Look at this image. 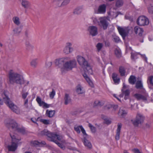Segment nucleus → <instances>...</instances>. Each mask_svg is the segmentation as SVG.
<instances>
[{
    "label": "nucleus",
    "mask_w": 153,
    "mask_h": 153,
    "mask_svg": "<svg viewBox=\"0 0 153 153\" xmlns=\"http://www.w3.org/2000/svg\"><path fill=\"white\" fill-rule=\"evenodd\" d=\"M9 84L13 85L15 83L22 85L24 84V81L23 77L19 74L10 70L8 73Z\"/></svg>",
    "instance_id": "obj_1"
},
{
    "label": "nucleus",
    "mask_w": 153,
    "mask_h": 153,
    "mask_svg": "<svg viewBox=\"0 0 153 153\" xmlns=\"http://www.w3.org/2000/svg\"><path fill=\"white\" fill-rule=\"evenodd\" d=\"M4 97H3V100L6 105L14 112L17 114L20 113V110L17 106L14 104L7 95L6 92L4 91Z\"/></svg>",
    "instance_id": "obj_2"
},
{
    "label": "nucleus",
    "mask_w": 153,
    "mask_h": 153,
    "mask_svg": "<svg viewBox=\"0 0 153 153\" xmlns=\"http://www.w3.org/2000/svg\"><path fill=\"white\" fill-rule=\"evenodd\" d=\"M77 61L82 67L85 69V72L88 73L89 74H93L92 67L83 57L78 56Z\"/></svg>",
    "instance_id": "obj_3"
},
{
    "label": "nucleus",
    "mask_w": 153,
    "mask_h": 153,
    "mask_svg": "<svg viewBox=\"0 0 153 153\" xmlns=\"http://www.w3.org/2000/svg\"><path fill=\"white\" fill-rule=\"evenodd\" d=\"M6 126L9 128H11L13 130L17 131L18 132L23 134L25 133V129L23 127H20L17 123L13 120H10L7 122H5Z\"/></svg>",
    "instance_id": "obj_4"
},
{
    "label": "nucleus",
    "mask_w": 153,
    "mask_h": 153,
    "mask_svg": "<svg viewBox=\"0 0 153 153\" xmlns=\"http://www.w3.org/2000/svg\"><path fill=\"white\" fill-rule=\"evenodd\" d=\"M11 138V143L10 144L7 146L9 151L14 152L17 149L19 144V142L21 140L20 138L17 139L15 136L10 134Z\"/></svg>",
    "instance_id": "obj_5"
},
{
    "label": "nucleus",
    "mask_w": 153,
    "mask_h": 153,
    "mask_svg": "<svg viewBox=\"0 0 153 153\" xmlns=\"http://www.w3.org/2000/svg\"><path fill=\"white\" fill-rule=\"evenodd\" d=\"M76 62L74 59L69 60L68 61H65L63 67L61 68V71L62 73H64L66 71L71 70L72 69L76 67Z\"/></svg>",
    "instance_id": "obj_6"
},
{
    "label": "nucleus",
    "mask_w": 153,
    "mask_h": 153,
    "mask_svg": "<svg viewBox=\"0 0 153 153\" xmlns=\"http://www.w3.org/2000/svg\"><path fill=\"white\" fill-rule=\"evenodd\" d=\"M134 97L138 100H142L145 102H148L149 100V97L148 93L144 92L142 94H135L134 95Z\"/></svg>",
    "instance_id": "obj_7"
},
{
    "label": "nucleus",
    "mask_w": 153,
    "mask_h": 153,
    "mask_svg": "<svg viewBox=\"0 0 153 153\" xmlns=\"http://www.w3.org/2000/svg\"><path fill=\"white\" fill-rule=\"evenodd\" d=\"M137 23L140 26H144L148 25L149 21L148 19L144 16H140L137 19Z\"/></svg>",
    "instance_id": "obj_8"
},
{
    "label": "nucleus",
    "mask_w": 153,
    "mask_h": 153,
    "mask_svg": "<svg viewBox=\"0 0 153 153\" xmlns=\"http://www.w3.org/2000/svg\"><path fill=\"white\" fill-rule=\"evenodd\" d=\"M42 135H46L48 137V140L51 141L53 140V139L56 136V134L50 132L47 129H44L40 132Z\"/></svg>",
    "instance_id": "obj_9"
},
{
    "label": "nucleus",
    "mask_w": 153,
    "mask_h": 153,
    "mask_svg": "<svg viewBox=\"0 0 153 153\" xmlns=\"http://www.w3.org/2000/svg\"><path fill=\"white\" fill-rule=\"evenodd\" d=\"M109 23L107 21V19L105 17H101L100 18V23L99 25L102 27L103 29H106Z\"/></svg>",
    "instance_id": "obj_10"
},
{
    "label": "nucleus",
    "mask_w": 153,
    "mask_h": 153,
    "mask_svg": "<svg viewBox=\"0 0 153 153\" xmlns=\"http://www.w3.org/2000/svg\"><path fill=\"white\" fill-rule=\"evenodd\" d=\"M88 30L90 34L93 36H95L98 34V29L96 26H89Z\"/></svg>",
    "instance_id": "obj_11"
},
{
    "label": "nucleus",
    "mask_w": 153,
    "mask_h": 153,
    "mask_svg": "<svg viewBox=\"0 0 153 153\" xmlns=\"http://www.w3.org/2000/svg\"><path fill=\"white\" fill-rule=\"evenodd\" d=\"M61 137L59 135L56 134V136L53 139V140H51V141L53 142L56 144L61 149L63 150H64L65 149V146L62 143L58 142L57 140H61Z\"/></svg>",
    "instance_id": "obj_12"
},
{
    "label": "nucleus",
    "mask_w": 153,
    "mask_h": 153,
    "mask_svg": "<svg viewBox=\"0 0 153 153\" xmlns=\"http://www.w3.org/2000/svg\"><path fill=\"white\" fill-rule=\"evenodd\" d=\"M72 44L69 42L66 43V45L63 50V52L65 54H68L71 53L74 51L73 48L72 47Z\"/></svg>",
    "instance_id": "obj_13"
},
{
    "label": "nucleus",
    "mask_w": 153,
    "mask_h": 153,
    "mask_svg": "<svg viewBox=\"0 0 153 153\" xmlns=\"http://www.w3.org/2000/svg\"><path fill=\"white\" fill-rule=\"evenodd\" d=\"M117 29L119 33L122 36L123 39H125V37L127 35L128 32L127 30L124 28L118 27Z\"/></svg>",
    "instance_id": "obj_14"
},
{
    "label": "nucleus",
    "mask_w": 153,
    "mask_h": 153,
    "mask_svg": "<svg viewBox=\"0 0 153 153\" xmlns=\"http://www.w3.org/2000/svg\"><path fill=\"white\" fill-rule=\"evenodd\" d=\"M66 61V59L62 58L60 59H56L55 61V63L56 65L62 68L63 67L64 64Z\"/></svg>",
    "instance_id": "obj_15"
},
{
    "label": "nucleus",
    "mask_w": 153,
    "mask_h": 153,
    "mask_svg": "<svg viewBox=\"0 0 153 153\" xmlns=\"http://www.w3.org/2000/svg\"><path fill=\"white\" fill-rule=\"evenodd\" d=\"M126 88V86L123 84V86L122 89L121 90L123 94L125 95L124 99L125 100H126L128 99L129 95L130 94V91L128 89H126L124 90V89Z\"/></svg>",
    "instance_id": "obj_16"
},
{
    "label": "nucleus",
    "mask_w": 153,
    "mask_h": 153,
    "mask_svg": "<svg viewBox=\"0 0 153 153\" xmlns=\"http://www.w3.org/2000/svg\"><path fill=\"white\" fill-rule=\"evenodd\" d=\"M30 143L32 145L34 146H42L43 145H45L46 143L45 141H38L36 140H34L31 141Z\"/></svg>",
    "instance_id": "obj_17"
},
{
    "label": "nucleus",
    "mask_w": 153,
    "mask_h": 153,
    "mask_svg": "<svg viewBox=\"0 0 153 153\" xmlns=\"http://www.w3.org/2000/svg\"><path fill=\"white\" fill-rule=\"evenodd\" d=\"M134 31L136 34L140 36H142L143 32V29L138 26H136L134 27Z\"/></svg>",
    "instance_id": "obj_18"
},
{
    "label": "nucleus",
    "mask_w": 153,
    "mask_h": 153,
    "mask_svg": "<svg viewBox=\"0 0 153 153\" xmlns=\"http://www.w3.org/2000/svg\"><path fill=\"white\" fill-rule=\"evenodd\" d=\"M122 125L120 123H118L117 124V128L116 130V134L115 136V139L116 140H118L120 138V136L121 129Z\"/></svg>",
    "instance_id": "obj_19"
},
{
    "label": "nucleus",
    "mask_w": 153,
    "mask_h": 153,
    "mask_svg": "<svg viewBox=\"0 0 153 153\" xmlns=\"http://www.w3.org/2000/svg\"><path fill=\"white\" fill-rule=\"evenodd\" d=\"M106 6L103 4L100 5L98 9V13H104L106 12Z\"/></svg>",
    "instance_id": "obj_20"
},
{
    "label": "nucleus",
    "mask_w": 153,
    "mask_h": 153,
    "mask_svg": "<svg viewBox=\"0 0 153 153\" xmlns=\"http://www.w3.org/2000/svg\"><path fill=\"white\" fill-rule=\"evenodd\" d=\"M135 118L141 124L143 122L145 119L144 117L139 113H137Z\"/></svg>",
    "instance_id": "obj_21"
},
{
    "label": "nucleus",
    "mask_w": 153,
    "mask_h": 153,
    "mask_svg": "<svg viewBox=\"0 0 153 153\" xmlns=\"http://www.w3.org/2000/svg\"><path fill=\"white\" fill-rule=\"evenodd\" d=\"M22 4L24 8L26 9L29 8L31 6L30 2L27 0H22Z\"/></svg>",
    "instance_id": "obj_22"
},
{
    "label": "nucleus",
    "mask_w": 153,
    "mask_h": 153,
    "mask_svg": "<svg viewBox=\"0 0 153 153\" xmlns=\"http://www.w3.org/2000/svg\"><path fill=\"white\" fill-rule=\"evenodd\" d=\"M87 137H84L83 139V143L85 146L89 149L92 148V145L91 143L86 139Z\"/></svg>",
    "instance_id": "obj_23"
},
{
    "label": "nucleus",
    "mask_w": 153,
    "mask_h": 153,
    "mask_svg": "<svg viewBox=\"0 0 153 153\" xmlns=\"http://www.w3.org/2000/svg\"><path fill=\"white\" fill-rule=\"evenodd\" d=\"M87 74H89L88 73L85 72V73L83 75V76L85 79H86L87 82H88V83L89 84V85L91 87H93L94 85L93 83L91 80L88 77Z\"/></svg>",
    "instance_id": "obj_24"
},
{
    "label": "nucleus",
    "mask_w": 153,
    "mask_h": 153,
    "mask_svg": "<svg viewBox=\"0 0 153 153\" xmlns=\"http://www.w3.org/2000/svg\"><path fill=\"white\" fill-rule=\"evenodd\" d=\"M82 6L77 7L74 9L73 13L75 14H79L82 12Z\"/></svg>",
    "instance_id": "obj_25"
},
{
    "label": "nucleus",
    "mask_w": 153,
    "mask_h": 153,
    "mask_svg": "<svg viewBox=\"0 0 153 153\" xmlns=\"http://www.w3.org/2000/svg\"><path fill=\"white\" fill-rule=\"evenodd\" d=\"M127 114V112L121 108H120L118 114L121 117H123L126 116Z\"/></svg>",
    "instance_id": "obj_26"
},
{
    "label": "nucleus",
    "mask_w": 153,
    "mask_h": 153,
    "mask_svg": "<svg viewBox=\"0 0 153 153\" xmlns=\"http://www.w3.org/2000/svg\"><path fill=\"white\" fill-rule=\"evenodd\" d=\"M65 102V105H67L71 102V100L68 94H65L64 97Z\"/></svg>",
    "instance_id": "obj_27"
},
{
    "label": "nucleus",
    "mask_w": 153,
    "mask_h": 153,
    "mask_svg": "<svg viewBox=\"0 0 153 153\" xmlns=\"http://www.w3.org/2000/svg\"><path fill=\"white\" fill-rule=\"evenodd\" d=\"M117 74L115 73H113L112 74V78L115 83H118L120 81V79L117 77Z\"/></svg>",
    "instance_id": "obj_28"
},
{
    "label": "nucleus",
    "mask_w": 153,
    "mask_h": 153,
    "mask_svg": "<svg viewBox=\"0 0 153 153\" xmlns=\"http://www.w3.org/2000/svg\"><path fill=\"white\" fill-rule=\"evenodd\" d=\"M136 81V78L135 76L131 75L128 79L129 82L132 85H134L135 84Z\"/></svg>",
    "instance_id": "obj_29"
},
{
    "label": "nucleus",
    "mask_w": 153,
    "mask_h": 153,
    "mask_svg": "<svg viewBox=\"0 0 153 153\" xmlns=\"http://www.w3.org/2000/svg\"><path fill=\"white\" fill-rule=\"evenodd\" d=\"M76 92L78 94H82L84 93V91L82 89L81 86L78 85L76 87Z\"/></svg>",
    "instance_id": "obj_30"
},
{
    "label": "nucleus",
    "mask_w": 153,
    "mask_h": 153,
    "mask_svg": "<svg viewBox=\"0 0 153 153\" xmlns=\"http://www.w3.org/2000/svg\"><path fill=\"white\" fill-rule=\"evenodd\" d=\"M25 44L26 49L27 50H31L33 49V46L30 44L29 42L28 41H26Z\"/></svg>",
    "instance_id": "obj_31"
},
{
    "label": "nucleus",
    "mask_w": 153,
    "mask_h": 153,
    "mask_svg": "<svg viewBox=\"0 0 153 153\" xmlns=\"http://www.w3.org/2000/svg\"><path fill=\"white\" fill-rule=\"evenodd\" d=\"M119 72L121 76H125L126 71L123 67L120 66V67Z\"/></svg>",
    "instance_id": "obj_32"
},
{
    "label": "nucleus",
    "mask_w": 153,
    "mask_h": 153,
    "mask_svg": "<svg viewBox=\"0 0 153 153\" xmlns=\"http://www.w3.org/2000/svg\"><path fill=\"white\" fill-rule=\"evenodd\" d=\"M13 21L14 24L17 25H19L20 24L19 18L17 16H14L13 18Z\"/></svg>",
    "instance_id": "obj_33"
},
{
    "label": "nucleus",
    "mask_w": 153,
    "mask_h": 153,
    "mask_svg": "<svg viewBox=\"0 0 153 153\" xmlns=\"http://www.w3.org/2000/svg\"><path fill=\"white\" fill-rule=\"evenodd\" d=\"M135 87L137 89H141L143 88V84L141 80H138L136 82Z\"/></svg>",
    "instance_id": "obj_34"
},
{
    "label": "nucleus",
    "mask_w": 153,
    "mask_h": 153,
    "mask_svg": "<svg viewBox=\"0 0 153 153\" xmlns=\"http://www.w3.org/2000/svg\"><path fill=\"white\" fill-rule=\"evenodd\" d=\"M55 113V111H48V110H47L46 112V114H47V116L50 117H53Z\"/></svg>",
    "instance_id": "obj_35"
},
{
    "label": "nucleus",
    "mask_w": 153,
    "mask_h": 153,
    "mask_svg": "<svg viewBox=\"0 0 153 153\" xmlns=\"http://www.w3.org/2000/svg\"><path fill=\"white\" fill-rule=\"evenodd\" d=\"M36 101L39 104V105L40 106H43L45 102H44L42 101L40 98L38 96L37 97Z\"/></svg>",
    "instance_id": "obj_36"
},
{
    "label": "nucleus",
    "mask_w": 153,
    "mask_h": 153,
    "mask_svg": "<svg viewBox=\"0 0 153 153\" xmlns=\"http://www.w3.org/2000/svg\"><path fill=\"white\" fill-rule=\"evenodd\" d=\"M103 103L101 102L98 100H96L95 101L93 105L94 106H101L103 105Z\"/></svg>",
    "instance_id": "obj_37"
},
{
    "label": "nucleus",
    "mask_w": 153,
    "mask_h": 153,
    "mask_svg": "<svg viewBox=\"0 0 153 153\" xmlns=\"http://www.w3.org/2000/svg\"><path fill=\"white\" fill-rule=\"evenodd\" d=\"M123 4L122 0H117L116 2L115 6L117 7H119L122 6Z\"/></svg>",
    "instance_id": "obj_38"
},
{
    "label": "nucleus",
    "mask_w": 153,
    "mask_h": 153,
    "mask_svg": "<svg viewBox=\"0 0 153 153\" xmlns=\"http://www.w3.org/2000/svg\"><path fill=\"white\" fill-rule=\"evenodd\" d=\"M22 29L20 27H18L15 28L13 30L14 33L15 34L19 35L21 32Z\"/></svg>",
    "instance_id": "obj_39"
},
{
    "label": "nucleus",
    "mask_w": 153,
    "mask_h": 153,
    "mask_svg": "<svg viewBox=\"0 0 153 153\" xmlns=\"http://www.w3.org/2000/svg\"><path fill=\"white\" fill-rule=\"evenodd\" d=\"M132 123L135 127H137L139 124H141L139 121H138L136 118L132 120H131Z\"/></svg>",
    "instance_id": "obj_40"
},
{
    "label": "nucleus",
    "mask_w": 153,
    "mask_h": 153,
    "mask_svg": "<svg viewBox=\"0 0 153 153\" xmlns=\"http://www.w3.org/2000/svg\"><path fill=\"white\" fill-rule=\"evenodd\" d=\"M122 15V13L120 12H111V15L112 16L113 18H116L119 15Z\"/></svg>",
    "instance_id": "obj_41"
},
{
    "label": "nucleus",
    "mask_w": 153,
    "mask_h": 153,
    "mask_svg": "<svg viewBox=\"0 0 153 153\" xmlns=\"http://www.w3.org/2000/svg\"><path fill=\"white\" fill-rule=\"evenodd\" d=\"M37 63L38 61L37 59H34L31 61L30 62V64L32 67L33 68H35L37 65Z\"/></svg>",
    "instance_id": "obj_42"
},
{
    "label": "nucleus",
    "mask_w": 153,
    "mask_h": 153,
    "mask_svg": "<svg viewBox=\"0 0 153 153\" xmlns=\"http://www.w3.org/2000/svg\"><path fill=\"white\" fill-rule=\"evenodd\" d=\"M115 53L117 57L120 58L121 56V51L120 50L116 49L115 51Z\"/></svg>",
    "instance_id": "obj_43"
},
{
    "label": "nucleus",
    "mask_w": 153,
    "mask_h": 153,
    "mask_svg": "<svg viewBox=\"0 0 153 153\" xmlns=\"http://www.w3.org/2000/svg\"><path fill=\"white\" fill-rule=\"evenodd\" d=\"M88 126L90 128L91 131L92 132L94 133L96 132V128L94 126H93L91 124L89 123L88 124Z\"/></svg>",
    "instance_id": "obj_44"
},
{
    "label": "nucleus",
    "mask_w": 153,
    "mask_h": 153,
    "mask_svg": "<svg viewBox=\"0 0 153 153\" xmlns=\"http://www.w3.org/2000/svg\"><path fill=\"white\" fill-rule=\"evenodd\" d=\"M103 46V45L102 43H98L96 47L97 49V51L98 52H99L100 51L101 49L102 48Z\"/></svg>",
    "instance_id": "obj_45"
},
{
    "label": "nucleus",
    "mask_w": 153,
    "mask_h": 153,
    "mask_svg": "<svg viewBox=\"0 0 153 153\" xmlns=\"http://www.w3.org/2000/svg\"><path fill=\"white\" fill-rule=\"evenodd\" d=\"M113 40L116 43H118L121 41L119 38L117 36H113Z\"/></svg>",
    "instance_id": "obj_46"
},
{
    "label": "nucleus",
    "mask_w": 153,
    "mask_h": 153,
    "mask_svg": "<svg viewBox=\"0 0 153 153\" xmlns=\"http://www.w3.org/2000/svg\"><path fill=\"white\" fill-rule=\"evenodd\" d=\"M81 126H75L74 127L75 131L78 134H79L80 133V129H81Z\"/></svg>",
    "instance_id": "obj_47"
},
{
    "label": "nucleus",
    "mask_w": 153,
    "mask_h": 153,
    "mask_svg": "<svg viewBox=\"0 0 153 153\" xmlns=\"http://www.w3.org/2000/svg\"><path fill=\"white\" fill-rule=\"evenodd\" d=\"M104 121L103 122L104 123L106 124L107 125L111 124V121L106 118H104Z\"/></svg>",
    "instance_id": "obj_48"
},
{
    "label": "nucleus",
    "mask_w": 153,
    "mask_h": 153,
    "mask_svg": "<svg viewBox=\"0 0 153 153\" xmlns=\"http://www.w3.org/2000/svg\"><path fill=\"white\" fill-rule=\"evenodd\" d=\"M52 65V62L47 61L45 63V67L47 68H49Z\"/></svg>",
    "instance_id": "obj_49"
},
{
    "label": "nucleus",
    "mask_w": 153,
    "mask_h": 153,
    "mask_svg": "<svg viewBox=\"0 0 153 153\" xmlns=\"http://www.w3.org/2000/svg\"><path fill=\"white\" fill-rule=\"evenodd\" d=\"M81 130L82 133L83 134V137H87L88 136V135L86 133L85 130L84 129L82 126H81Z\"/></svg>",
    "instance_id": "obj_50"
},
{
    "label": "nucleus",
    "mask_w": 153,
    "mask_h": 153,
    "mask_svg": "<svg viewBox=\"0 0 153 153\" xmlns=\"http://www.w3.org/2000/svg\"><path fill=\"white\" fill-rule=\"evenodd\" d=\"M55 94V91L53 89L52 91L50 93L49 96L51 99H52L53 98Z\"/></svg>",
    "instance_id": "obj_51"
},
{
    "label": "nucleus",
    "mask_w": 153,
    "mask_h": 153,
    "mask_svg": "<svg viewBox=\"0 0 153 153\" xmlns=\"http://www.w3.org/2000/svg\"><path fill=\"white\" fill-rule=\"evenodd\" d=\"M40 120L45 124L48 125L50 124V122L49 120L41 119Z\"/></svg>",
    "instance_id": "obj_52"
},
{
    "label": "nucleus",
    "mask_w": 153,
    "mask_h": 153,
    "mask_svg": "<svg viewBox=\"0 0 153 153\" xmlns=\"http://www.w3.org/2000/svg\"><path fill=\"white\" fill-rule=\"evenodd\" d=\"M148 81L149 82L150 84L153 86V76H149L148 79Z\"/></svg>",
    "instance_id": "obj_53"
},
{
    "label": "nucleus",
    "mask_w": 153,
    "mask_h": 153,
    "mask_svg": "<svg viewBox=\"0 0 153 153\" xmlns=\"http://www.w3.org/2000/svg\"><path fill=\"white\" fill-rule=\"evenodd\" d=\"M148 11L150 13L153 14V6H149L148 7Z\"/></svg>",
    "instance_id": "obj_54"
},
{
    "label": "nucleus",
    "mask_w": 153,
    "mask_h": 153,
    "mask_svg": "<svg viewBox=\"0 0 153 153\" xmlns=\"http://www.w3.org/2000/svg\"><path fill=\"white\" fill-rule=\"evenodd\" d=\"M137 54L136 53H131V58L132 59H134L136 58Z\"/></svg>",
    "instance_id": "obj_55"
},
{
    "label": "nucleus",
    "mask_w": 153,
    "mask_h": 153,
    "mask_svg": "<svg viewBox=\"0 0 153 153\" xmlns=\"http://www.w3.org/2000/svg\"><path fill=\"white\" fill-rule=\"evenodd\" d=\"M132 151L134 152V153H142L140 150L137 149H132Z\"/></svg>",
    "instance_id": "obj_56"
},
{
    "label": "nucleus",
    "mask_w": 153,
    "mask_h": 153,
    "mask_svg": "<svg viewBox=\"0 0 153 153\" xmlns=\"http://www.w3.org/2000/svg\"><path fill=\"white\" fill-rule=\"evenodd\" d=\"M49 106H50L49 105H48V104H47V103L45 102V103H44L42 107L43 108H48V107H49Z\"/></svg>",
    "instance_id": "obj_57"
},
{
    "label": "nucleus",
    "mask_w": 153,
    "mask_h": 153,
    "mask_svg": "<svg viewBox=\"0 0 153 153\" xmlns=\"http://www.w3.org/2000/svg\"><path fill=\"white\" fill-rule=\"evenodd\" d=\"M28 95V93L27 92H26L25 93H23L22 94V97L24 99H25L26 97H27V95Z\"/></svg>",
    "instance_id": "obj_58"
},
{
    "label": "nucleus",
    "mask_w": 153,
    "mask_h": 153,
    "mask_svg": "<svg viewBox=\"0 0 153 153\" xmlns=\"http://www.w3.org/2000/svg\"><path fill=\"white\" fill-rule=\"evenodd\" d=\"M104 42L105 43V46H109L110 43L108 41H105Z\"/></svg>",
    "instance_id": "obj_59"
},
{
    "label": "nucleus",
    "mask_w": 153,
    "mask_h": 153,
    "mask_svg": "<svg viewBox=\"0 0 153 153\" xmlns=\"http://www.w3.org/2000/svg\"><path fill=\"white\" fill-rule=\"evenodd\" d=\"M32 121L34 123H36V120L35 118H32L31 119Z\"/></svg>",
    "instance_id": "obj_60"
},
{
    "label": "nucleus",
    "mask_w": 153,
    "mask_h": 153,
    "mask_svg": "<svg viewBox=\"0 0 153 153\" xmlns=\"http://www.w3.org/2000/svg\"><path fill=\"white\" fill-rule=\"evenodd\" d=\"M145 125L146 128H149L150 127V125L149 124L146 123Z\"/></svg>",
    "instance_id": "obj_61"
},
{
    "label": "nucleus",
    "mask_w": 153,
    "mask_h": 153,
    "mask_svg": "<svg viewBox=\"0 0 153 153\" xmlns=\"http://www.w3.org/2000/svg\"><path fill=\"white\" fill-rule=\"evenodd\" d=\"M25 35L27 37L28 34V31L27 30H26L25 31Z\"/></svg>",
    "instance_id": "obj_62"
},
{
    "label": "nucleus",
    "mask_w": 153,
    "mask_h": 153,
    "mask_svg": "<svg viewBox=\"0 0 153 153\" xmlns=\"http://www.w3.org/2000/svg\"><path fill=\"white\" fill-rule=\"evenodd\" d=\"M142 56L145 59V61L146 62H147V57L146 56H145V55H142Z\"/></svg>",
    "instance_id": "obj_63"
},
{
    "label": "nucleus",
    "mask_w": 153,
    "mask_h": 153,
    "mask_svg": "<svg viewBox=\"0 0 153 153\" xmlns=\"http://www.w3.org/2000/svg\"><path fill=\"white\" fill-rule=\"evenodd\" d=\"M94 19H93V22L94 23H95L97 21L96 18H93Z\"/></svg>",
    "instance_id": "obj_64"
}]
</instances>
